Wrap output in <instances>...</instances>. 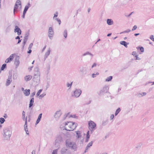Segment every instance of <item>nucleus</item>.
Returning <instances> with one entry per match:
<instances>
[{"instance_id":"obj_1","label":"nucleus","mask_w":154,"mask_h":154,"mask_svg":"<svg viewBox=\"0 0 154 154\" xmlns=\"http://www.w3.org/2000/svg\"><path fill=\"white\" fill-rule=\"evenodd\" d=\"M63 125H61L60 126V128L68 131H73L75 129L77 125V123L71 122L63 123Z\"/></svg>"},{"instance_id":"obj_2","label":"nucleus","mask_w":154,"mask_h":154,"mask_svg":"<svg viewBox=\"0 0 154 154\" xmlns=\"http://www.w3.org/2000/svg\"><path fill=\"white\" fill-rule=\"evenodd\" d=\"M66 146L72 149H76L77 147L76 143L74 142L69 140L66 141Z\"/></svg>"},{"instance_id":"obj_3","label":"nucleus","mask_w":154,"mask_h":154,"mask_svg":"<svg viewBox=\"0 0 154 154\" xmlns=\"http://www.w3.org/2000/svg\"><path fill=\"white\" fill-rule=\"evenodd\" d=\"M109 89V88L107 86L105 85L100 90L99 92L98 93L99 95H102L104 94L105 93L108 92V91Z\"/></svg>"},{"instance_id":"obj_4","label":"nucleus","mask_w":154,"mask_h":154,"mask_svg":"<svg viewBox=\"0 0 154 154\" xmlns=\"http://www.w3.org/2000/svg\"><path fill=\"white\" fill-rule=\"evenodd\" d=\"M21 4L20 1V0H17L15 3L14 6V13L15 11H16L17 10L18 8H21Z\"/></svg>"},{"instance_id":"obj_5","label":"nucleus","mask_w":154,"mask_h":154,"mask_svg":"<svg viewBox=\"0 0 154 154\" xmlns=\"http://www.w3.org/2000/svg\"><path fill=\"white\" fill-rule=\"evenodd\" d=\"M4 131L5 137L7 139L9 138L11 135V131L8 128H5Z\"/></svg>"},{"instance_id":"obj_6","label":"nucleus","mask_w":154,"mask_h":154,"mask_svg":"<svg viewBox=\"0 0 154 154\" xmlns=\"http://www.w3.org/2000/svg\"><path fill=\"white\" fill-rule=\"evenodd\" d=\"M61 154H71L70 151L66 148H62L60 151Z\"/></svg>"},{"instance_id":"obj_7","label":"nucleus","mask_w":154,"mask_h":154,"mask_svg":"<svg viewBox=\"0 0 154 154\" xmlns=\"http://www.w3.org/2000/svg\"><path fill=\"white\" fill-rule=\"evenodd\" d=\"M82 91L80 89H76L74 92V95L73 96L75 97H79L81 94Z\"/></svg>"},{"instance_id":"obj_8","label":"nucleus","mask_w":154,"mask_h":154,"mask_svg":"<svg viewBox=\"0 0 154 154\" xmlns=\"http://www.w3.org/2000/svg\"><path fill=\"white\" fill-rule=\"evenodd\" d=\"M63 141L62 137L60 135H58L56 137V139L55 140V145H57V144H60Z\"/></svg>"},{"instance_id":"obj_9","label":"nucleus","mask_w":154,"mask_h":154,"mask_svg":"<svg viewBox=\"0 0 154 154\" xmlns=\"http://www.w3.org/2000/svg\"><path fill=\"white\" fill-rule=\"evenodd\" d=\"M12 75L11 74L9 75L8 76V78L7 79L6 83L5 85L6 86H8L11 82L12 81Z\"/></svg>"},{"instance_id":"obj_10","label":"nucleus","mask_w":154,"mask_h":154,"mask_svg":"<svg viewBox=\"0 0 154 154\" xmlns=\"http://www.w3.org/2000/svg\"><path fill=\"white\" fill-rule=\"evenodd\" d=\"M62 114V113L60 110L57 111L54 114V117L57 120L60 117Z\"/></svg>"},{"instance_id":"obj_11","label":"nucleus","mask_w":154,"mask_h":154,"mask_svg":"<svg viewBox=\"0 0 154 154\" xmlns=\"http://www.w3.org/2000/svg\"><path fill=\"white\" fill-rule=\"evenodd\" d=\"M89 128L90 129H93L96 126V124L92 121H90L88 123Z\"/></svg>"},{"instance_id":"obj_12","label":"nucleus","mask_w":154,"mask_h":154,"mask_svg":"<svg viewBox=\"0 0 154 154\" xmlns=\"http://www.w3.org/2000/svg\"><path fill=\"white\" fill-rule=\"evenodd\" d=\"M14 55H15V54H12L11 55L10 57L6 60L5 62L8 63L10 61H11L14 58Z\"/></svg>"},{"instance_id":"obj_13","label":"nucleus","mask_w":154,"mask_h":154,"mask_svg":"<svg viewBox=\"0 0 154 154\" xmlns=\"http://www.w3.org/2000/svg\"><path fill=\"white\" fill-rule=\"evenodd\" d=\"M34 75H40V72L39 71V69L37 67H36L34 69Z\"/></svg>"},{"instance_id":"obj_14","label":"nucleus","mask_w":154,"mask_h":154,"mask_svg":"<svg viewBox=\"0 0 154 154\" xmlns=\"http://www.w3.org/2000/svg\"><path fill=\"white\" fill-rule=\"evenodd\" d=\"M19 59V57L18 56H17L14 61V64L17 67L20 64Z\"/></svg>"},{"instance_id":"obj_15","label":"nucleus","mask_w":154,"mask_h":154,"mask_svg":"<svg viewBox=\"0 0 154 154\" xmlns=\"http://www.w3.org/2000/svg\"><path fill=\"white\" fill-rule=\"evenodd\" d=\"M54 35V32L53 29H49L48 35L50 39H51L53 37Z\"/></svg>"},{"instance_id":"obj_16","label":"nucleus","mask_w":154,"mask_h":154,"mask_svg":"<svg viewBox=\"0 0 154 154\" xmlns=\"http://www.w3.org/2000/svg\"><path fill=\"white\" fill-rule=\"evenodd\" d=\"M33 79V81L35 82H39L40 80V75L36 76L34 75Z\"/></svg>"},{"instance_id":"obj_17","label":"nucleus","mask_w":154,"mask_h":154,"mask_svg":"<svg viewBox=\"0 0 154 154\" xmlns=\"http://www.w3.org/2000/svg\"><path fill=\"white\" fill-rule=\"evenodd\" d=\"M80 71L83 73H86L87 72V69L86 67H81L80 68Z\"/></svg>"},{"instance_id":"obj_18","label":"nucleus","mask_w":154,"mask_h":154,"mask_svg":"<svg viewBox=\"0 0 154 154\" xmlns=\"http://www.w3.org/2000/svg\"><path fill=\"white\" fill-rule=\"evenodd\" d=\"M32 75H28L25 77L24 79L26 81H28L32 79Z\"/></svg>"},{"instance_id":"obj_19","label":"nucleus","mask_w":154,"mask_h":154,"mask_svg":"<svg viewBox=\"0 0 154 154\" xmlns=\"http://www.w3.org/2000/svg\"><path fill=\"white\" fill-rule=\"evenodd\" d=\"M30 89H25L23 92L24 95L26 96H28L30 94Z\"/></svg>"},{"instance_id":"obj_20","label":"nucleus","mask_w":154,"mask_h":154,"mask_svg":"<svg viewBox=\"0 0 154 154\" xmlns=\"http://www.w3.org/2000/svg\"><path fill=\"white\" fill-rule=\"evenodd\" d=\"M42 113H40L38 115V118L36 121L35 124L36 125L38 123L40 122L41 118H42Z\"/></svg>"},{"instance_id":"obj_21","label":"nucleus","mask_w":154,"mask_h":154,"mask_svg":"<svg viewBox=\"0 0 154 154\" xmlns=\"http://www.w3.org/2000/svg\"><path fill=\"white\" fill-rule=\"evenodd\" d=\"M93 144V142L92 141H91L89 143H88V144L87 145V146L86 147V149L85 150V152H87V150Z\"/></svg>"},{"instance_id":"obj_22","label":"nucleus","mask_w":154,"mask_h":154,"mask_svg":"<svg viewBox=\"0 0 154 154\" xmlns=\"http://www.w3.org/2000/svg\"><path fill=\"white\" fill-rule=\"evenodd\" d=\"M107 23L109 25H112L113 23V22L111 19H107Z\"/></svg>"},{"instance_id":"obj_23","label":"nucleus","mask_w":154,"mask_h":154,"mask_svg":"<svg viewBox=\"0 0 154 154\" xmlns=\"http://www.w3.org/2000/svg\"><path fill=\"white\" fill-rule=\"evenodd\" d=\"M86 55H90L91 59L93 57V56H94V55L90 53L88 51H87V52H86V53H84L83 54V56H86Z\"/></svg>"},{"instance_id":"obj_24","label":"nucleus","mask_w":154,"mask_h":154,"mask_svg":"<svg viewBox=\"0 0 154 154\" xmlns=\"http://www.w3.org/2000/svg\"><path fill=\"white\" fill-rule=\"evenodd\" d=\"M34 98L32 97L30 100L29 104V108H31L33 105L34 103Z\"/></svg>"},{"instance_id":"obj_25","label":"nucleus","mask_w":154,"mask_h":154,"mask_svg":"<svg viewBox=\"0 0 154 154\" xmlns=\"http://www.w3.org/2000/svg\"><path fill=\"white\" fill-rule=\"evenodd\" d=\"M120 43L121 45H123L126 48L127 47V44L126 42L125 41H122L120 42Z\"/></svg>"},{"instance_id":"obj_26","label":"nucleus","mask_w":154,"mask_h":154,"mask_svg":"<svg viewBox=\"0 0 154 154\" xmlns=\"http://www.w3.org/2000/svg\"><path fill=\"white\" fill-rule=\"evenodd\" d=\"M30 6V5L29 3H28V6H26L24 10L23 11V13H26L29 7Z\"/></svg>"},{"instance_id":"obj_27","label":"nucleus","mask_w":154,"mask_h":154,"mask_svg":"<svg viewBox=\"0 0 154 154\" xmlns=\"http://www.w3.org/2000/svg\"><path fill=\"white\" fill-rule=\"evenodd\" d=\"M50 50L49 49L47 51V52H46V53L45 54V58H47L48 56L50 54Z\"/></svg>"},{"instance_id":"obj_28","label":"nucleus","mask_w":154,"mask_h":154,"mask_svg":"<svg viewBox=\"0 0 154 154\" xmlns=\"http://www.w3.org/2000/svg\"><path fill=\"white\" fill-rule=\"evenodd\" d=\"M75 132L76 134V137H77L78 138H79L81 137V133H80V131H76Z\"/></svg>"},{"instance_id":"obj_29","label":"nucleus","mask_w":154,"mask_h":154,"mask_svg":"<svg viewBox=\"0 0 154 154\" xmlns=\"http://www.w3.org/2000/svg\"><path fill=\"white\" fill-rule=\"evenodd\" d=\"M14 32H17V34L18 35H19L21 34V29H14Z\"/></svg>"},{"instance_id":"obj_30","label":"nucleus","mask_w":154,"mask_h":154,"mask_svg":"<svg viewBox=\"0 0 154 154\" xmlns=\"http://www.w3.org/2000/svg\"><path fill=\"white\" fill-rule=\"evenodd\" d=\"M121 109L120 108H118L116 110V112L115 113V115L117 116L119 112L120 111Z\"/></svg>"},{"instance_id":"obj_31","label":"nucleus","mask_w":154,"mask_h":154,"mask_svg":"<svg viewBox=\"0 0 154 154\" xmlns=\"http://www.w3.org/2000/svg\"><path fill=\"white\" fill-rule=\"evenodd\" d=\"M112 78V76H110L108 77H107L106 79V82H109L110 81Z\"/></svg>"},{"instance_id":"obj_32","label":"nucleus","mask_w":154,"mask_h":154,"mask_svg":"<svg viewBox=\"0 0 154 154\" xmlns=\"http://www.w3.org/2000/svg\"><path fill=\"white\" fill-rule=\"evenodd\" d=\"M25 112L23 111L22 113V119L23 121H25Z\"/></svg>"},{"instance_id":"obj_33","label":"nucleus","mask_w":154,"mask_h":154,"mask_svg":"<svg viewBox=\"0 0 154 154\" xmlns=\"http://www.w3.org/2000/svg\"><path fill=\"white\" fill-rule=\"evenodd\" d=\"M67 32L66 30H65L63 32V36L65 38H66L67 37Z\"/></svg>"},{"instance_id":"obj_34","label":"nucleus","mask_w":154,"mask_h":154,"mask_svg":"<svg viewBox=\"0 0 154 154\" xmlns=\"http://www.w3.org/2000/svg\"><path fill=\"white\" fill-rule=\"evenodd\" d=\"M5 121V120L4 118H0V122L2 124L4 123V122Z\"/></svg>"},{"instance_id":"obj_35","label":"nucleus","mask_w":154,"mask_h":154,"mask_svg":"<svg viewBox=\"0 0 154 154\" xmlns=\"http://www.w3.org/2000/svg\"><path fill=\"white\" fill-rule=\"evenodd\" d=\"M137 49H138L139 48H140V51L141 52H143L144 51V48L143 47H137Z\"/></svg>"},{"instance_id":"obj_36","label":"nucleus","mask_w":154,"mask_h":154,"mask_svg":"<svg viewBox=\"0 0 154 154\" xmlns=\"http://www.w3.org/2000/svg\"><path fill=\"white\" fill-rule=\"evenodd\" d=\"M6 64L4 63L3 64L2 66L1 67V70H3L6 67Z\"/></svg>"},{"instance_id":"obj_37","label":"nucleus","mask_w":154,"mask_h":154,"mask_svg":"<svg viewBox=\"0 0 154 154\" xmlns=\"http://www.w3.org/2000/svg\"><path fill=\"white\" fill-rule=\"evenodd\" d=\"M72 83V82L70 84L69 82H67L66 83V86L68 87H69V88H71Z\"/></svg>"},{"instance_id":"obj_38","label":"nucleus","mask_w":154,"mask_h":154,"mask_svg":"<svg viewBox=\"0 0 154 154\" xmlns=\"http://www.w3.org/2000/svg\"><path fill=\"white\" fill-rule=\"evenodd\" d=\"M58 150V149H56L53 150L52 153V154H57Z\"/></svg>"},{"instance_id":"obj_39","label":"nucleus","mask_w":154,"mask_h":154,"mask_svg":"<svg viewBox=\"0 0 154 154\" xmlns=\"http://www.w3.org/2000/svg\"><path fill=\"white\" fill-rule=\"evenodd\" d=\"M146 92H143L142 94H138V96L140 97L141 96H143L146 95Z\"/></svg>"},{"instance_id":"obj_40","label":"nucleus","mask_w":154,"mask_h":154,"mask_svg":"<svg viewBox=\"0 0 154 154\" xmlns=\"http://www.w3.org/2000/svg\"><path fill=\"white\" fill-rule=\"evenodd\" d=\"M42 89H40L37 92L36 94V95L37 96H39L41 93V92L42 91Z\"/></svg>"},{"instance_id":"obj_41","label":"nucleus","mask_w":154,"mask_h":154,"mask_svg":"<svg viewBox=\"0 0 154 154\" xmlns=\"http://www.w3.org/2000/svg\"><path fill=\"white\" fill-rule=\"evenodd\" d=\"M99 74V73L98 72H97L96 74L93 73L92 74V77L93 78H94L96 77V75H98Z\"/></svg>"},{"instance_id":"obj_42","label":"nucleus","mask_w":154,"mask_h":154,"mask_svg":"<svg viewBox=\"0 0 154 154\" xmlns=\"http://www.w3.org/2000/svg\"><path fill=\"white\" fill-rule=\"evenodd\" d=\"M55 20L57 21L59 24H60L61 23V21L60 19L56 18L55 19Z\"/></svg>"},{"instance_id":"obj_43","label":"nucleus","mask_w":154,"mask_h":154,"mask_svg":"<svg viewBox=\"0 0 154 154\" xmlns=\"http://www.w3.org/2000/svg\"><path fill=\"white\" fill-rule=\"evenodd\" d=\"M58 15V13L57 12H56V13L54 14V16L53 17V19H55V18L56 17H57Z\"/></svg>"},{"instance_id":"obj_44","label":"nucleus","mask_w":154,"mask_h":154,"mask_svg":"<svg viewBox=\"0 0 154 154\" xmlns=\"http://www.w3.org/2000/svg\"><path fill=\"white\" fill-rule=\"evenodd\" d=\"M24 130L26 131V133L27 134H29V131L28 130V128H24Z\"/></svg>"},{"instance_id":"obj_45","label":"nucleus","mask_w":154,"mask_h":154,"mask_svg":"<svg viewBox=\"0 0 154 154\" xmlns=\"http://www.w3.org/2000/svg\"><path fill=\"white\" fill-rule=\"evenodd\" d=\"M130 31H131V30H125V31H124L123 32H122L120 33V34L123 33H128V32H130Z\"/></svg>"},{"instance_id":"obj_46","label":"nucleus","mask_w":154,"mask_h":154,"mask_svg":"<svg viewBox=\"0 0 154 154\" xmlns=\"http://www.w3.org/2000/svg\"><path fill=\"white\" fill-rule=\"evenodd\" d=\"M46 95L45 93H43L42 94L40 95L39 97L41 98L43 97Z\"/></svg>"},{"instance_id":"obj_47","label":"nucleus","mask_w":154,"mask_h":154,"mask_svg":"<svg viewBox=\"0 0 154 154\" xmlns=\"http://www.w3.org/2000/svg\"><path fill=\"white\" fill-rule=\"evenodd\" d=\"M24 128H28L27 125V122H26V120L25 122V124L24 125Z\"/></svg>"},{"instance_id":"obj_48","label":"nucleus","mask_w":154,"mask_h":154,"mask_svg":"<svg viewBox=\"0 0 154 154\" xmlns=\"http://www.w3.org/2000/svg\"><path fill=\"white\" fill-rule=\"evenodd\" d=\"M33 44L32 43H31L29 45L28 49H31L32 46H33Z\"/></svg>"},{"instance_id":"obj_49","label":"nucleus","mask_w":154,"mask_h":154,"mask_svg":"<svg viewBox=\"0 0 154 154\" xmlns=\"http://www.w3.org/2000/svg\"><path fill=\"white\" fill-rule=\"evenodd\" d=\"M35 92H34L32 93H31V94L30 95V97H32V98L35 95Z\"/></svg>"},{"instance_id":"obj_50","label":"nucleus","mask_w":154,"mask_h":154,"mask_svg":"<svg viewBox=\"0 0 154 154\" xmlns=\"http://www.w3.org/2000/svg\"><path fill=\"white\" fill-rule=\"evenodd\" d=\"M28 36H26L24 38V41H25V42H27V39H28Z\"/></svg>"},{"instance_id":"obj_51","label":"nucleus","mask_w":154,"mask_h":154,"mask_svg":"<svg viewBox=\"0 0 154 154\" xmlns=\"http://www.w3.org/2000/svg\"><path fill=\"white\" fill-rule=\"evenodd\" d=\"M97 65V64L96 63H94L91 66V68H92L94 67H95Z\"/></svg>"},{"instance_id":"obj_52","label":"nucleus","mask_w":154,"mask_h":154,"mask_svg":"<svg viewBox=\"0 0 154 154\" xmlns=\"http://www.w3.org/2000/svg\"><path fill=\"white\" fill-rule=\"evenodd\" d=\"M135 57H136V60H140V57H138L137 55H136L135 56Z\"/></svg>"},{"instance_id":"obj_53","label":"nucleus","mask_w":154,"mask_h":154,"mask_svg":"<svg viewBox=\"0 0 154 154\" xmlns=\"http://www.w3.org/2000/svg\"><path fill=\"white\" fill-rule=\"evenodd\" d=\"M114 117V115L113 114H112L111 115L110 117V120H112Z\"/></svg>"},{"instance_id":"obj_54","label":"nucleus","mask_w":154,"mask_h":154,"mask_svg":"<svg viewBox=\"0 0 154 154\" xmlns=\"http://www.w3.org/2000/svg\"><path fill=\"white\" fill-rule=\"evenodd\" d=\"M154 36L153 35H151L150 37V38L151 39L152 41V40H153V39L154 38H153Z\"/></svg>"},{"instance_id":"obj_55","label":"nucleus","mask_w":154,"mask_h":154,"mask_svg":"<svg viewBox=\"0 0 154 154\" xmlns=\"http://www.w3.org/2000/svg\"><path fill=\"white\" fill-rule=\"evenodd\" d=\"M17 76H16V75H15L14 74L13 75V79H16V78H17Z\"/></svg>"},{"instance_id":"obj_56","label":"nucleus","mask_w":154,"mask_h":154,"mask_svg":"<svg viewBox=\"0 0 154 154\" xmlns=\"http://www.w3.org/2000/svg\"><path fill=\"white\" fill-rule=\"evenodd\" d=\"M136 54V51H133L132 52V55H135Z\"/></svg>"},{"instance_id":"obj_57","label":"nucleus","mask_w":154,"mask_h":154,"mask_svg":"<svg viewBox=\"0 0 154 154\" xmlns=\"http://www.w3.org/2000/svg\"><path fill=\"white\" fill-rule=\"evenodd\" d=\"M29 49V51H28L27 53L28 54H30V53H31V52H32V50L31 49Z\"/></svg>"},{"instance_id":"obj_58","label":"nucleus","mask_w":154,"mask_h":154,"mask_svg":"<svg viewBox=\"0 0 154 154\" xmlns=\"http://www.w3.org/2000/svg\"><path fill=\"white\" fill-rule=\"evenodd\" d=\"M137 28V26L136 25H134L133 27V29H136Z\"/></svg>"},{"instance_id":"obj_59","label":"nucleus","mask_w":154,"mask_h":154,"mask_svg":"<svg viewBox=\"0 0 154 154\" xmlns=\"http://www.w3.org/2000/svg\"><path fill=\"white\" fill-rule=\"evenodd\" d=\"M26 13H23V15L22 16V17L23 18H25V15Z\"/></svg>"},{"instance_id":"obj_60","label":"nucleus","mask_w":154,"mask_h":154,"mask_svg":"<svg viewBox=\"0 0 154 154\" xmlns=\"http://www.w3.org/2000/svg\"><path fill=\"white\" fill-rule=\"evenodd\" d=\"M32 154H35V150H33L32 152Z\"/></svg>"},{"instance_id":"obj_61","label":"nucleus","mask_w":154,"mask_h":154,"mask_svg":"<svg viewBox=\"0 0 154 154\" xmlns=\"http://www.w3.org/2000/svg\"><path fill=\"white\" fill-rule=\"evenodd\" d=\"M15 39H20V37L19 36H17L16 37Z\"/></svg>"},{"instance_id":"obj_62","label":"nucleus","mask_w":154,"mask_h":154,"mask_svg":"<svg viewBox=\"0 0 154 154\" xmlns=\"http://www.w3.org/2000/svg\"><path fill=\"white\" fill-rule=\"evenodd\" d=\"M90 137V135H87L86 136V138L87 139H89Z\"/></svg>"},{"instance_id":"obj_63","label":"nucleus","mask_w":154,"mask_h":154,"mask_svg":"<svg viewBox=\"0 0 154 154\" xmlns=\"http://www.w3.org/2000/svg\"><path fill=\"white\" fill-rule=\"evenodd\" d=\"M33 67V66H31L29 68V70L30 71H31Z\"/></svg>"},{"instance_id":"obj_64","label":"nucleus","mask_w":154,"mask_h":154,"mask_svg":"<svg viewBox=\"0 0 154 154\" xmlns=\"http://www.w3.org/2000/svg\"><path fill=\"white\" fill-rule=\"evenodd\" d=\"M15 29H20L19 27H18L16 26H15Z\"/></svg>"}]
</instances>
